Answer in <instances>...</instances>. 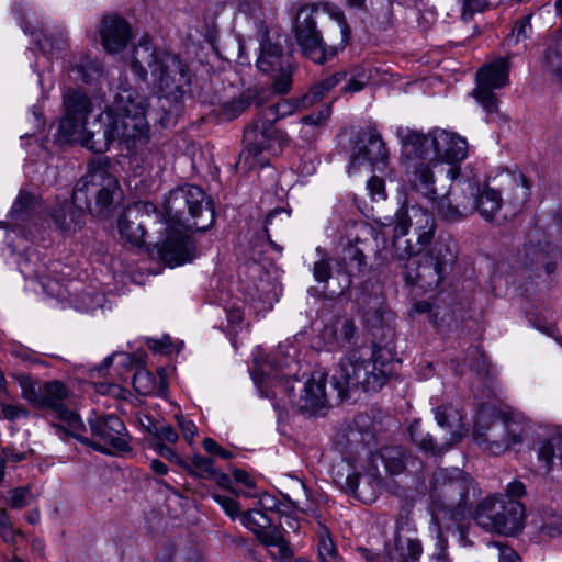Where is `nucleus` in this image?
<instances>
[{"mask_svg":"<svg viewBox=\"0 0 562 562\" xmlns=\"http://www.w3.org/2000/svg\"><path fill=\"white\" fill-rule=\"evenodd\" d=\"M121 199L122 190L117 179L105 164L93 161L88 166L87 173L76 183L72 205L67 201L56 204L50 210V217L58 229L69 232L79 225L85 210L106 215Z\"/></svg>","mask_w":562,"mask_h":562,"instance_id":"nucleus-1","label":"nucleus"},{"mask_svg":"<svg viewBox=\"0 0 562 562\" xmlns=\"http://www.w3.org/2000/svg\"><path fill=\"white\" fill-rule=\"evenodd\" d=\"M148 100L132 88H122L113 103L100 115L102 144L97 153L106 151L111 144H124L130 150L147 144L149 126L146 119Z\"/></svg>","mask_w":562,"mask_h":562,"instance_id":"nucleus-2","label":"nucleus"},{"mask_svg":"<svg viewBox=\"0 0 562 562\" xmlns=\"http://www.w3.org/2000/svg\"><path fill=\"white\" fill-rule=\"evenodd\" d=\"M130 68L140 80L151 75L153 88L160 98L179 102L191 83L189 66L178 55L156 48L148 37H142L128 58Z\"/></svg>","mask_w":562,"mask_h":562,"instance_id":"nucleus-3","label":"nucleus"},{"mask_svg":"<svg viewBox=\"0 0 562 562\" xmlns=\"http://www.w3.org/2000/svg\"><path fill=\"white\" fill-rule=\"evenodd\" d=\"M446 173L451 184L436 205V212L441 220L456 223L474 212L487 222L495 218L503 205L502 195L497 190L487 184L481 186L474 176L461 173L457 165L449 166Z\"/></svg>","mask_w":562,"mask_h":562,"instance_id":"nucleus-4","label":"nucleus"},{"mask_svg":"<svg viewBox=\"0 0 562 562\" xmlns=\"http://www.w3.org/2000/svg\"><path fill=\"white\" fill-rule=\"evenodd\" d=\"M301 109L303 108L300 99H282L261 109L244 131L245 148L240 154L239 162L244 160L245 165L251 169L267 165L270 156H279L289 145V136L274 124Z\"/></svg>","mask_w":562,"mask_h":562,"instance_id":"nucleus-5","label":"nucleus"},{"mask_svg":"<svg viewBox=\"0 0 562 562\" xmlns=\"http://www.w3.org/2000/svg\"><path fill=\"white\" fill-rule=\"evenodd\" d=\"M479 495L477 484L461 469H437L432 473L429 496L432 504L452 520L464 519Z\"/></svg>","mask_w":562,"mask_h":562,"instance_id":"nucleus-6","label":"nucleus"},{"mask_svg":"<svg viewBox=\"0 0 562 562\" xmlns=\"http://www.w3.org/2000/svg\"><path fill=\"white\" fill-rule=\"evenodd\" d=\"M529 430L530 420L519 411L502 409L486 422L485 409H481L473 439L487 453L498 456L521 445Z\"/></svg>","mask_w":562,"mask_h":562,"instance_id":"nucleus-7","label":"nucleus"},{"mask_svg":"<svg viewBox=\"0 0 562 562\" xmlns=\"http://www.w3.org/2000/svg\"><path fill=\"white\" fill-rule=\"evenodd\" d=\"M393 373L392 363L373 353L370 359H362L358 351L352 350L339 361V368L333 376L334 386L340 397L352 389L364 392L379 391Z\"/></svg>","mask_w":562,"mask_h":562,"instance_id":"nucleus-8","label":"nucleus"},{"mask_svg":"<svg viewBox=\"0 0 562 562\" xmlns=\"http://www.w3.org/2000/svg\"><path fill=\"white\" fill-rule=\"evenodd\" d=\"M165 212L170 221L187 231L205 232L215 221L211 199L198 186L184 184L169 192Z\"/></svg>","mask_w":562,"mask_h":562,"instance_id":"nucleus-9","label":"nucleus"},{"mask_svg":"<svg viewBox=\"0 0 562 562\" xmlns=\"http://www.w3.org/2000/svg\"><path fill=\"white\" fill-rule=\"evenodd\" d=\"M397 136L407 150L423 159L434 157L452 162L461 161L468 156L467 139L446 130L434 128L425 135L407 127H400Z\"/></svg>","mask_w":562,"mask_h":562,"instance_id":"nucleus-10","label":"nucleus"},{"mask_svg":"<svg viewBox=\"0 0 562 562\" xmlns=\"http://www.w3.org/2000/svg\"><path fill=\"white\" fill-rule=\"evenodd\" d=\"M456 260L453 245L438 240L420 258L404 263L402 274L407 284L432 291L448 277Z\"/></svg>","mask_w":562,"mask_h":562,"instance_id":"nucleus-11","label":"nucleus"},{"mask_svg":"<svg viewBox=\"0 0 562 562\" xmlns=\"http://www.w3.org/2000/svg\"><path fill=\"white\" fill-rule=\"evenodd\" d=\"M525 507L517 499L488 496L474 512L475 522L486 531L513 536L524 527Z\"/></svg>","mask_w":562,"mask_h":562,"instance_id":"nucleus-12","label":"nucleus"},{"mask_svg":"<svg viewBox=\"0 0 562 562\" xmlns=\"http://www.w3.org/2000/svg\"><path fill=\"white\" fill-rule=\"evenodd\" d=\"M68 395L69 391L64 383L59 381L46 382L42 387L38 407L49 409L60 420V424H54L53 427L61 439L70 436L83 445L92 447L94 450L104 451L100 443H94L82 435L85 425L81 418L65 404Z\"/></svg>","mask_w":562,"mask_h":562,"instance_id":"nucleus-13","label":"nucleus"},{"mask_svg":"<svg viewBox=\"0 0 562 562\" xmlns=\"http://www.w3.org/2000/svg\"><path fill=\"white\" fill-rule=\"evenodd\" d=\"M508 59L498 58L484 65L476 72V87L472 94L488 114L498 112V100L493 91L508 83Z\"/></svg>","mask_w":562,"mask_h":562,"instance_id":"nucleus-14","label":"nucleus"},{"mask_svg":"<svg viewBox=\"0 0 562 562\" xmlns=\"http://www.w3.org/2000/svg\"><path fill=\"white\" fill-rule=\"evenodd\" d=\"M316 10L302 7L296 15L295 38L303 54L316 64H324L335 55V48H327L321 32L316 27Z\"/></svg>","mask_w":562,"mask_h":562,"instance_id":"nucleus-15","label":"nucleus"},{"mask_svg":"<svg viewBox=\"0 0 562 562\" xmlns=\"http://www.w3.org/2000/svg\"><path fill=\"white\" fill-rule=\"evenodd\" d=\"M396 232L398 235H407L413 228L417 245L426 247L434 238L436 222L430 212L419 205H412L395 217Z\"/></svg>","mask_w":562,"mask_h":562,"instance_id":"nucleus-16","label":"nucleus"},{"mask_svg":"<svg viewBox=\"0 0 562 562\" xmlns=\"http://www.w3.org/2000/svg\"><path fill=\"white\" fill-rule=\"evenodd\" d=\"M91 434L111 446L116 451L128 449L127 429L124 423L115 415L92 414L88 418Z\"/></svg>","mask_w":562,"mask_h":562,"instance_id":"nucleus-17","label":"nucleus"},{"mask_svg":"<svg viewBox=\"0 0 562 562\" xmlns=\"http://www.w3.org/2000/svg\"><path fill=\"white\" fill-rule=\"evenodd\" d=\"M387 161L389 151L385 143L375 128H370L366 144L351 157L350 170L358 171L362 166H368L372 170H384Z\"/></svg>","mask_w":562,"mask_h":562,"instance_id":"nucleus-18","label":"nucleus"},{"mask_svg":"<svg viewBox=\"0 0 562 562\" xmlns=\"http://www.w3.org/2000/svg\"><path fill=\"white\" fill-rule=\"evenodd\" d=\"M322 337L328 349L336 351L355 346L359 335L351 317L339 316L324 327Z\"/></svg>","mask_w":562,"mask_h":562,"instance_id":"nucleus-19","label":"nucleus"},{"mask_svg":"<svg viewBox=\"0 0 562 562\" xmlns=\"http://www.w3.org/2000/svg\"><path fill=\"white\" fill-rule=\"evenodd\" d=\"M383 479L378 467L368 464L363 473L349 474L346 477V488L363 503L376 499L382 487Z\"/></svg>","mask_w":562,"mask_h":562,"instance_id":"nucleus-20","label":"nucleus"},{"mask_svg":"<svg viewBox=\"0 0 562 562\" xmlns=\"http://www.w3.org/2000/svg\"><path fill=\"white\" fill-rule=\"evenodd\" d=\"M99 32L102 46L110 54L121 52L132 37L130 24L115 14L103 18Z\"/></svg>","mask_w":562,"mask_h":562,"instance_id":"nucleus-21","label":"nucleus"},{"mask_svg":"<svg viewBox=\"0 0 562 562\" xmlns=\"http://www.w3.org/2000/svg\"><path fill=\"white\" fill-rule=\"evenodd\" d=\"M159 255L168 266H181L195 257V245L189 235L172 232L164 241Z\"/></svg>","mask_w":562,"mask_h":562,"instance_id":"nucleus-22","label":"nucleus"},{"mask_svg":"<svg viewBox=\"0 0 562 562\" xmlns=\"http://www.w3.org/2000/svg\"><path fill=\"white\" fill-rule=\"evenodd\" d=\"M328 404L326 392V375L319 372L313 373L304 383L295 405L302 412L316 414Z\"/></svg>","mask_w":562,"mask_h":562,"instance_id":"nucleus-23","label":"nucleus"},{"mask_svg":"<svg viewBox=\"0 0 562 562\" xmlns=\"http://www.w3.org/2000/svg\"><path fill=\"white\" fill-rule=\"evenodd\" d=\"M86 121L77 116L65 115L59 123L58 134L67 142L80 143L86 148L95 151L92 145L102 144L101 128L99 131H88Z\"/></svg>","mask_w":562,"mask_h":562,"instance_id":"nucleus-24","label":"nucleus"},{"mask_svg":"<svg viewBox=\"0 0 562 562\" xmlns=\"http://www.w3.org/2000/svg\"><path fill=\"white\" fill-rule=\"evenodd\" d=\"M524 257L526 268L535 271L537 277H541L542 271L547 276L551 274L560 258L558 248L549 243L544 245L530 243L525 248Z\"/></svg>","mask_w":562,"mask_h":562,"instance_id":"nucleus-25","label":"nucleus"},{"mask_svg":"<svg viewBox=\"0 0 562 562\" xmlns=\"http://www.w3.org/2000/svg\"><path fill=\"white\" fill-rule=\"evenodd\" d=\"M561 446L562 434L559 431L553 430L538 438L535 450L537 460L544 473H551L559 464L558 453L561 452Z\"/></svg>","mask_w":562,"mask_h":562,"instance_id":"nucleus-26","label":"nucleus"},{"mask_svg":"<svg viewBox=\"0 0 562 562\" xmlns=\"http://www.w3.org/2000/svg\"><path fill=\"white\" fill-rule=\"evenodd\" d=\"M431 164L432 161L415 162L408 181L414 191L435 202L436 206L439 200L436 201L437 191ZM434 166H437V162H434Z\"/></svg>","mask_w":562,"mask_h":562,"instance_id":"nucleus-27","label":"nucleus"},{"mask_svg":"<svg viewBox=\"0 0 562 562\" xmlns=\"http://www.w3.org/2000/svg\"><path fill=\"white\" fill-rule=\"evenodd\" d=\"M409 454L406 449L401 446H390L382 448L369 459L371 467H378L380 461L390 475H398L404 472Z\"/></svg>","mask_w":562,"mask_h":562,"instance_id":"nucleus-28","label":"nucleus"},{"mask_svg":"<svg viewBox=\"0 0 562 562\" xmlns=\"http://www.w3.org/2000/svg\"><path fill=\"white\" fill-rule=\"evenodd\" d=\"M462 415L459 409L452 405H441L435 409V419L441 428H446L450 434L448 449L456 442H459L464 435Z\"/></svg>","mask_w":562,"mask_h":562,"instance_id":"nucleus-29","label":"nucleus"},{"mask_svg":"<svg viewBox=\"0 0 562 562\" xmlns=\"http://www.w3.org/2000/svg\"><path fill=\"white\" fill-rule=\"evenodd\" d=\"M143 217L137 207H127L119 218V232L123 239L134 246H138L144 241L145 229Z\"/></svg>","mask_w":562,"mask_h":562,"instance_id":"nucleus-30","label":"nucleus"},{"mask_svg":"<svg viewBox=\"0 0 562 562\" xmlns=\"http://www.w3.org/2000/svg\"><path fill=\"white\" fill-rule=\"evenodd\" d=\"M157 562H203L199 548L188 542L169 543L160 549Z\"/></svg>","mask_w":562,"mask_h":562,"instance_id":"nucleus-31","label":"nucleus"},{"mask_svg":"<svg viewBox=\"0 0 562 562\" xmlns=\"http://www.w3.org/2000/svg\"><path fill=\"white\" fill-rule=\"evenodd\" d=\"M367 239L362 238L358 233H350L346 238L341 239L342 260L346 265L362 270L367 266L364 250L367 249Z\"/></svg>","mask_w":562,"mask_h":562,"instance_id":"nucleus-32","label":"nucleus"},{"mask_svg":"<svg viewBox=\"0 0 562 562\" xmlns=\"http://www.w3.org/2000/svg\"><path fill=\"white\" fill-rule=\"evenodd\" d=\"M257 67L260 71L271 76H276L279 70H283L282 47L268 40L263 41L260 45Z\"/></svg>","mask_w":562,"mask_h":562,"instance_id":"nucleus-33","label":"nucleus"},{"mask_svg":"<svg viewBox=\"0 0 562 562\" xmlns=\"http://www.w3.org/2000/svg\"><path fill=\"white\" fill-rule=\"evenodd\" d=\"M539 530L542 537L555 538L562 535V504H542L539 510Z\"/></svg>","mask_w":562,"mask_h":562,"instance_id":"nucleus-34","label":"nucleus"},{"mask_svg":"<svg viewBox=\"0 0 562 562\" xmlns=\"http://www.w3.org/2000/svg\"><path fill=\"white\" fill-rule=\"evenodd\" d=\"M347 76L348 74L346 71H338L314 85L302 98H300L301 106L306 109L319 102L325 97V94H327L342 80L347 79Z\"/></svg>","mask_w":562,"mask_h":562,"instance_id":"nucleus-35","label":"nucleus"},{"mask_svg":"<svg viewBox=\"0 0 562 562\" xmlns=\"http://www.w3.org/2000/svg\"><path fill=\"white\" fill-rule=\"evenodd\" d=\"M544 64L548 71L562 79V30L551 34L544 53Z\"/></svg>","mask_w":562,"mask_h":562,"instance_id":"nucleus-36","label":"nucleus"},{"mask_svg":"<svg viewBox=\"0 0 562 562\" xmlns=\"http://www.w3.org/2000/svg\"><path fill=\"white\" fill-rule=\"evenodd\" d=\"M65 115L77 116L87 120L91 104L89 98L76 90H68L64 94Z\"/></svg>","mask_w":562,"mask_h":562,"instance_id":"nucleus-37","label":"nucleus"},{"mask_svg":"<svg viewBox=\"0 0 562 562\" xmlns=\"http://www.w3.org/2000/svg\"><path fill=\"white\" fill-rule=\"evenodd\" d=\"M406 235H398L396 232V225H394L393 233V258L400 262L403 269L404 263L416 260L415 257L424 247L416 244L413 246L408 239H404Z\"/></svg>","mask_w":562,"mask_h":562,"instance_id":"nucleus-38","label":"nucleus"},{"mask_svg":"<svg viewBox=\"0 0 562 562\" xmlns=\"http://www.w3.org/2000/svg\"><path fill=\"white\" fill-rule=\"evenodd\" d=\"M409 435L413 442L426 452H430L435 456H438L448 450V447H446V445H437L432 436L428 432H425L422 424L417 420L411 424Z\"/></svg>","mask_w":562,"mask_h":562,"instance_id":"nucleus-39","label":"nucleus"},{"mask_svg":"<svg viewBox=\"0 0 562 562\" xmlns=\"http://www.w3.org/2000/svg\"><path fill=\"white\" fill-rule=\"evenodd\" d=\"M188 463L189 468L184 470L194 476L211 480V477L215 475L216 468L214 467V462L211 458L203 457L201 454H193Z\"/></svg>","mask_w":562,"mask_h":562,"instance_id":"nucleus-40","label":"nucleus"},{"mask_svg":"<svg viewBox=\"0 0 562 562\" xmlns=\"http://www.w3.org/2000/svg\"><path fill=\"white\" fill-rule=\"evenodd\" d=\"M240 521L243 526L251 530L256 536L271 525V519L265 512L250 509L241 514Z\"/></svg>","mask_w":562,"mask_h":562,"instance_id":"nucleus-41","label":"nucleus"},{"mask_svg":"<svg viewBox=\"0 0 562 562\" xmlns=\"http://www.w3.org/2000/svg\"><path fill=\"white\" fill-rule=\"evenodd\" d=\"M318 557L323 562H338V554L329 530L319 525L318 530Z\"/></svg>","mask_w":562,"mask_h":562,"instance_id":"nucleus-42","label":"nucleus"},{"mask_svg":"<svg viewBox=\"0 0 562 562\" xmlns=\"http://www.w3.org/2000/svg\"><path fill=\"white\" fill-rule=\"evenodd\" d=\"M14 380L21 387V394L24 400L38 406L42 395V387L33 379L24 373L13 374Z\"/></svg>","mask_w":562,"mask_h":562,"instance_id":"nucleus-43","label":"nucleus"},{"mask_svg":"<svg viewBox=\"0 0 562 562\" xmlns=\"http://www.w3.org/2000/svg\"><path fill=\"white\" fill-rule=\"evenodd\" d=\"M371 70L358 68L351 72L347 83L341 88V92L351 94L357 93L364 89V87L371 81Z\"/></svg>","mask_w":562,"mask_h":562,"instance_id":"nucleus-44","label":"nucleus"},{"mask_svg":"<svg viewBox=\"0 0 562 562\" xmlns=\"http://www.w3.org/2000/svg\"><path fill=\"white\" fill-rule=\"evenodd\" d=\"M531 14H528L516 22L510 35L507 37L508 45L517 44L520 41L527 40L531 35Z\"/></svg>","mask_w":562,"mask_h":562,"instance_id":"nucleus-45","label":"nucleus"},{"mask_svg":"<svg viewBox=\"0 0 562 562\" xmlns=\"http://www.w3.org/2000/svg\"><path fill=\"white\" fill-rule=\"evenodd\" d=\"M34 499L29 486L16 487L9 492L8 504L11 508L20 509L29 506Z\"/></svg>","mask_w":562,"mask_h":562,"instance_id":"nucleus-46","label":"nucleus"},{"mask_svg":"<svg viewBox=\"0 0 562 562\" xmlns=\"http://www.w3.org/2000/svg\"><path fill=\"white\" fill-rule=\"evenodd\" d=\"M72 70L77 71L82 81L87 83L97 79L101 74L100 65L95 60H91L89 58L82 59L74 67Z\"/></svg>","mask_w":562,"mask_h":562,"instance_id":"nucleus-47","label":"nucleus"},{"mask_svg":"<svg viewBox=\"0 0 562 562\" xmlns=\"http://www.w3.org/2000/svg\"><path fill=\"white\" fill-rule=\"evenodd\" d=\"M27 416L29 411L23 405L0 402V419L15 422Z\"/></svg>","mask_w":562,"mask_h":562,"instance_id":"nucleus-48","label":"nucleus"},{"mask_svg":"<svg viewBox=\"0 0 562 562\" xmlns=\"http://www.w3.org/2000/svg\"><path fill=\"white\" fill-rule=\"evenodd\" d=\"M151 446L159 456L167 459L168 461L173 462L183 469L189 468V463L182 460L180 456L166 443L160 441H154Z\"/></svg>","mask_w":562,"mask_h":562,"instance_id":"nucleus-49","label":"nucleus"},{"mask_svg":"<svg viewBox=\"0 0 562 562\" xmlns=\"http://www.w3.org/2000/svg\"><path fill=\"white\" fill-rule=\"evenodd\" d=\"M133 385L140 394L150 393L153 390V376L147 370H138L133 376Z\"/></svg>","mask_w":562,"mask_h":562,"instance_id":"nucleus-50","label":"nucleus"},{"mask_svg":"<svg viewBox=\"0 0 562 562\" xmlns=\"http://www.w3.org/2000/svg\"><path fill=\"white\" fill-rule=\"evenodd\" d=\"M313 276L315 280L319 283H325L329 280L331 276V266L330 259L326 256H323L319 260H317L313 266Z\"/></svg>","mask_w":562,"mask_h":562,"instance_id":"nucleus-51","label":"nucleus"},{"mask_svg":"<svg viewBox=\"0 0 562 562\" xmlns=\"http://www.w3.org/2000/svg\"><path fill=\"white\" fill-rule=\"evenodd\" d=\"M155 441L176 443L178 441V432L170 425H161L154 427Z\"/></svg>","mask_w":562,"mask_h":562,"instance_id":"nucleus-52","label":"nucleus"},{"mask_svg":"<svg viewBox=\"0 0 562 562\" xmlns=\"http://www.w3.org/2000/svg\"><path fill=\"white\" fill-rule=\"evenodd\" d=\"M213 498L232 519L238 516L239 505L234 498L220 494H214Z\"/></svg>","mask_w":562,"mask_h":562,"instance_id":"nucleus-53","label":"nucleus"},{"mask_svg":"<svg viewBox=\"0 0 562 562\" xmlns=\"http://www.w3.org/2000/svg\"><path fill=\"white\" fill-rule=\"evenodd\" d=\"M257 538L265 547L273 548L278 544V542L281 540V538H283V533L280 529H278L276 527L274 528L269 527V528L262 530L261 532H259Z\"/></svg>","mask_w":562,"mask_h":562,"instance_id":"nucleus-54","label":"nucleus"},{"mask_svg":"<svg viewBox=\"0 0 562 562\" xmlns=\"http://www.w3.org/2000/svg\"><path fill=\"white\" fill-rule=\"evenodd\" d=\"M462 1V20L469 21L475 12H481L486 5V0H461Z\"/></svg>","mask_w":562,"mask_h":562,"instance_id":"nucleus-55","label":"nucleus"},{"mask_svg":"<svg viewBox=\"0 0 562 562\" xmlns=\"http://www.w3.org/2000/svg\"><path fill=\"white\" fill-rule=\"evenodd\" d=\"M249 106V101L246 98L233 100L224 105V111L228 119H234L243 113Z\"/></svg>","mask_w":562,"mask_h":562,"instance_id":"nucleus-56","label":"nucleus"},{"mask_svg":"<svg viewBox=\"0 0 562 562\" xmlns=\"http://www.w3.org/2000/svg\"><path fill=\"white\" fill-rule=\"evenodd\" d=\"M203 449L212 454V456H217L222 459H225V460H228L233 457V453L226 449H224L223 447H221L214 439L212 438H205L203 440Z\"/></svg>","mask_w":562,"mask_h":562,"instance_id":"nucleus-57","label":"nucleus"},{"mask_svg":"<svg viewBox=\"0 0 562 562\" xmlns=\"http://www.w3.org/2000/svg\"><path fill=\"white\" fill-rule=\"evenodd\" d=\"M276 551H271V555L281 562H289L293 555V551L290 547L289 541L283 538L273 547Z\"/></svg>","mask_w":562,"mask_h":562,"instance_id":"nucleus-58","label":"nucleus"},{"mask_svg":"<svg viewBox=\"0 0 562 562\" xmlns=\"http://www.w3.org/2000/svg\"><path fill=\"white\" fill-rule=\"evenodd\" d=\"M176 418H177L178 426L181 429L184 439L189 442V445H191L193 437L198 431L195 424L192 420L187 419L180 415H178Z\"/></svg>","mask_w":562,"mask_h":562,"instance_id":"nucleus-59","label":"nucleus"},{"mask_svg":"<svg viewBox=\"0 0 562 562\" xmlns=\"http://www.w3.org/2000/svg\"><path fill=\"white\" fill-rule=\"evenodd\" d=\"M329 114H330V108L328 106L325 110L319 111L318 113H314V114L306 115V116L302 117L301 124L307 125L315 130L316 126H319L327 120Z\"/></svg>","mask_w":562,"mask_h":562,"instance_id":"nucleus-60","label":"nucleus"},{"mask_svg":"<svg viewBox=\"0 0 562 562\" xmlns=\"http://www.w3.org/2000/svg\"><path fill=\"white\" fill-rule=\"evenodd\" d=\"M33 203V196L30 193L21 192L12 206V213L23 214L26 213Z\"/></svg>","mask_w":562,"mask_h":562,"instance_id":"nucleus-61","label":"nucleus"},{"mask_svg":"<svg viewBox=\"0 0 562 562\" xmlns=\"http://www.w3.org/2000/svg\"><path fill=\"white\" fill-rule=\"evenodd\" d=\"M280 76L274 80L273 88L279 93H288L291 88V74L286 71L284 68L283 70H279Z\"/></svg>","mask_w":562,"mask_h":562,"instance_id":"nucleus-62","label":"nucleus"},{"mask_svg":"<svg viewBox=\"0 0 562 562\" xmlns=\"http://www.w3.org/2000/svg\"><path fill=\"white\" fill-rule=\"evenodd\" d=\"M329 14L333 19H335L337 21L338 26L340 29V33H341V41L346 42L349 36V27L346 22L344 13L341 12L340 9L335 8L329 11Z\"/></svg>","mask_w":562,"mask_h":562,"instance_id":"nucleus-63","label":"nucleus"},{"mask_svg":"<svg viewBox=\"0 0 562 562\" xmlns=\"http://www.w3.org/2000/svg\"><path fill=\"white\" fill-rule=\"evenodd\" d=\"M367 188L372 196L385 198L384 180L372 176L367 183Z\"/></svg>","mask_w":562,"mask_h":562,"instance_id":"nucleus-64","label":"nucleus"}]
</instances>
